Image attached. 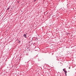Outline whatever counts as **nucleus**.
<instances>
[{
	"label": "nucleus",
	"instance_id": "1",
	"mask_svg": "<svg viewBox=\"0 0 76 76\" xmlns=\"http://www.w3.org/2000/svg\"><path fill=\"white\" fill-rule=\"evenodd\" d=\"M23 36L24 37H25V38H26V34H24L23 35Z\"/></svg>",
	"mask_w": 76,
	"mask_h": 76
},
{
	"label": "nucleus",
	"instance_id": "2",
	"mask_svg": "<svg viewBox=\"0 0 76 76\" xmlns=\"http://www.w3.org/2000/svg\"><path fill=\"white\" fill-rule=\"evenodd\" d=\"M10 8V6L7 9V10H9V9Z\"/></svg>",
	"mask_w": 76,
	"mask_h": 76
},
{
	"label": "nucleus",
	"instance_id": "3",
	"mask_svg": "<svg viewBox=\"0 0 76 76\" xmlns=\"http://www.w3.org/2000/svg\"><path fill=\"white\" fill-rule=\"evenodd\" d=\"M64 73H67V71L65 70L64 71Z\"/></svg>",
	"mask_w": 76,
	"mask_h": 76
},
{
	"label": "nucleus",
	"instance_id": "4",
	"mask_svg": "<svg viewBox=\"0 0 76 76\" xmlns=\"http://www.w3.org/2000/svg\"><path fill=\"white\" fill-rule=\"evenodd\" d=\"M63 71H64V72L65 71V69H63Z\"/></svg>",
	"mask_w": 76,
	"mask_h": 76
},
{
	"label": "nucleus",
	"instance_id": "5",
	"mask_svg": "<svg viewBox=\"0 0 76 76\" xmlns=\"http://www.w3.org/2000/svg\"><path fill=\"white\" fill-rule=\"evenodd\" d=\"M66 73H65V75H66V76H67V74H66Z\"/></svg>",
	"mask_w": 76,
	"mask_h": 76
},
{
	"label": "nucleus",
	"instance_id": "6",
	"mask_svg": "<svg viewBox=\"0 0 76 76\" xmlns=\"http://www.w3.org/2000/svg\"><path fill=\"white\" fill-rule=\"evenodd\" d=\"M19 42V43H20V41H19V42Z\"/></svg>",
	"mask_w": 76,
	"mask_h": 76
},
{
	"label": "nucleus",
	"instance_id": "7",
	"mask_svg": "<svg viewBox=\"0 0 76 76\" xmlns=\"http://www.w3.org/2000/svg\"><path fill=\"white\" fill-rule=\"evenodd\" d=\"M36 0H34V2H35V1H36Z\"/></svg>",
	"mask_w": 76,
	"mask_h": 76
},
{
	"label": "nucleus",
	"instance_id": "8",
	"mask_svg": "<svg viewBox=\"0 0 76 76\" xmlns=\"http://www.w3.org/2000/svg\"><path fill=\"white\" fill-rule=\"evenodd\" d=\"M18 3H19V1H18Z\"/></svg>",
	"mask_w": 76,
	"mask_h": 76
},
{
	"label": "nucleus",
	"instance_id": "9",
	"mask_svg": "<svg viewBox=\"0 0 76 76\" xmlns=\"http://www.w3.org/2000/svg\"><path fill=\"white\" fill-rule=\"evenodd\" d=\"M69 69H70V67H69Z\"/></svg>",
	"mask_w": 76,
	"mask_h": 76
},
{
	"label": "nucleus",
	"instance_id": "10",
	"mask_svg": "<svg viewBox=\"0 0 76 76\" xmlns=\"http://www.w3.org/2000/svg\"><path fill=\"white\" fill-rule=\"evenodd\" d=\"M55 16V15H53V16Z\"/></svg>",
	"mask_w": 76,
	"mask_h": 76
}]
</instances>
